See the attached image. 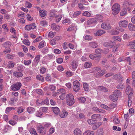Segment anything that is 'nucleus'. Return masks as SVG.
<instances>
[{
	"label": "nucleus",
	"instance_id": "obj_1",
	"mask_svg": "<svg viewBox=\"0 0 135 135\" xmlns=\"http://www.w3.org/2000/svg\"><path fill=\"white\" fill-rule=\"evenodd\" d=\"M66 100L67 104L69 105H72L75 103L74 96L71 94H69L67 95Z\"/></svg>",
	"mask_w": 135,
	"mask_h": 135
},
{
	"label": "nucleus",
	"instance_id": "obj_30",
	"mask_svg": "<svg viewBox=\"0 0 135 135\" xmlns=\"http://www.w3.org/2000/svg\"><path fill=\"white\" fill-rule=\"evenodd\" d=\"M15 64L12 61H9L8 64V67L10 68H12L14 67Z\"/></svg>",
	"mask_w": 135,
	"mask_h": 135
},
{
	"label": "nucleus",
	"instance_id": "obj_6",
	"mask_svg": "<svg viewBox=\"0 0 135 135\" xmlns=\"http://www.w3.org/2000/svg\"><path fill=\"white\" fill-rule=\"evenodd\" d=\"M128 23V22L126 20H121L119 22L118 24L119 27L125 28L127 26Z\"/></svg>",
	"mask_w": 135,
	"mask_h": 135
},
{
	"label": "nucleus",
	"instance_id": "obj_59",
	"mask_svg": "<svg viewBox=\"0 0 135 135\" xmlns=\"http://www.w3.org/2000/svg\"><path fill=\"white\" fill-rule=\"evenodd\" d=\"M31 62V60H28L27 61L24 60V63L25 65H29Z\"/></svg>",
	"mask_w": 135,
	"mask_h": 135
},
{
	"label": "nucleus",
	"instance_id": "obj_9",
	"mask_svg": "<svg viewBox=\"0 0 135 135\" xmlns=\"http://www.w3.org/2000/svg\"><path fill=\"white\" fill-rule=\"evenodd\" d=\"M101 118V115L99 114H94L91 116V118L93 120H100Z\"/></svg>",
	"mask_w": 135,
	"mask_h": 135
},
{
	"label": "nucleus",
	"instance_id": "obj_46",
	"mask_svg": "<svg viewBox=\"0 0 135 135\" xmlns=\"http://www.w3.org/2000/svg\"><path fill=\"white\" fill-rule=\"evenodd\" d=\"M127 13V10L126 9H123L120 13V16H123L125 15Z\"/></svg>",
	"mask_w": 135,
	"mask_h": 135
},
{
	"label": "nucleus",
	"instance_id": "obj_20",
	"mask_svg": "<svg viewBox=\"0 0 135 135\" xmlns=\"http://www.w3.org/2000/svg\"><path fill=\"white\" fill-rule=\"evenodd\" d=\"M40 55H37L35 57V59L33 61V62H35L36 64H38L39 62L40 59Z\"/></svg>",
	"mask_w": 135,
	"mask_h": 135
},
{
	"label": "nucleus",
	"instance_id": "obj_35",
	"mask_svg": "<svg viewBox=\"0 0 135 135\" xmlns=\"http://www.w3.org/2000/svg\"><path fill=\"white\" fill-rule=\"evenodd\" d=\"M124 85L123 84H122L121 83L119 85H118L116 86V88H117L119 89L120 90L123 89L124 88Z\"/></svg>",
	"mask_w": 135,
	"mask_h": 135
},
{
	"label": "nucleus",
	"instance_id": "obj_18",
	"mask_svg": "<svg viewBox=\"0 0 135 135\" xmlns=\"http://www.w3.org/2000/svg\"><path fill=\"white\" fill-rule=\"evenodd\" d=\"M51 109L56 114H58L60 112L59 109V108L57 107H52Z\"/></svg>",
	"mask_w": 135,
	"mask_h": 135
},
{
	"label": "nucleus",
	"instance_id": "obj_2",
	"mask_svg": "<svg viewBox=\"0 0 135 135\" xmlns=\"http://www.w3.org/2000/svg\"><path fill=\"white\" fill-rule=\"evenodd\" d=\"M112 9L113 14L114 15H117L119 12L120 10V6L118 3H115L113 6Z\"/></svg>",
	"mask_w": 135,
	"mask_h": 135
},
{
	"label": "nucleus",
	"instance_id": "obj_60",
	"mask_svg": "<svg viewBox=\"0 0 135 135\" xmlns=\"http://www.w3.org/2000/svg\"><path fill=\"white\" fill-rule=\"evenodd\" d=\"M25 4L26 7L30 8L32 7V4L28 2H26Z\"/></svg>",
	"mask_w": 135,
	"mask_h": 135
},
{
	"label": "nucleus",
	"instance_id": "obj_62",
	"mask_svg": "<svg viewBox=\"0 0 135 135\" xmlns=\"http://www.w3.org/2000/svg\"><path fill=\"white\" fill-rule=\"evenodd\" d=\"M103 17L101 15H99L97 18V20L100 22H102L103 21Z\"/></svg>",
	"mask_w": 135,
	"mask_h": 135
},
{
	"label": "nucleus",
	"instance_id": "obj_31",
	"mask_svg": "<svg viewBox=\"0 0 135 135\" xmlns=\"http://www.w3.org/2000/svg\"><path fill=\"white\" fill-rule=\"evenodd\" d=\"M92 65V64L90 62H85L84 65L85 68H90Z\"/></svg>",
	"mask_w": 135,
	"mask_h": 135
},
{
	"label": "nucleus",
	"instance_id": "obj_55",
	"mask_svg": "<svg viewBox=\"0 0 135 135\" xmlns=\"http://www.w3.org/2000/svg\"><path fill=\"white\" fill-rule=\"evenodd\" d=\"M79 102L81 103H84L86 100L85 98L84 97H81L79 98Z\"/></svg>",
	"mask_w": 135,
	"mask_h": 135
},
{
	"label": "nucleus",
	"instance_id": "obj_13",
	"mask_svg": "<svg viewBox=\"0 0 135 135\" xmlns=\"http://www.w3.org/2000/svg\"><path fill=\"white\" fill-rule=\"evenodd\" d=\"M105 70H103L97 73L96 76L97 78L99 77L103 76L105 73Z\"/></svg>",
	"mask_w": 135,
	"mask_h": 135
},
{
	"label": "nucleus",
	"instance_id": "obj_43",
	"mask_svg": "<svg viewBox=\"0 0 135 135\" xmlns=\"http://www.w3.org/2000/svg\"><path fill=\"white\" fill-rule=\"evenodd\" d=\"M59 94H65V90L63 89H60L58 90Z\"/></svg>",
	"mask_w": 135,
	"mask_h": 135
},
{
	"label": "nucleus",
	"instance_id": "obj_16",
	"mask_svg": "<svg viewBox=\"0 0 135 135\" xmlns=\"http://www.w3.org/2000/svg\"><path fill=\"white\" fill-rule=\"evenodd\" d=\"M39 13L42 18H43L46 16L47 12L45 10H42L40 11Z\"/></svg>",
	"mask_w": 135,
	"mask_h": 135
},
{
	"label": "nucleus",
	"instance_id": "obj_26",
	"mask_svg": "<svg viewBox=\"0 0 135 135\" xmlns=\"http://www.w3.org/2000/svg\"><path fill=\"white\" fill-rule=\"evenodd\" d=\"M89 45L92 48H96L98 46L97 43L94 42H91L89 43Z\"/></svg>",
	"mask_w": 135,
	"mask_h": 135
},
{
	"label": "nucleus",
	"instance_id": "obj_44",
	"mask_svg": "<svg viewBox=\"0 0 135 135\" xmlns=\"http://www.w3.org/2000/svg\"><path fill=\"white\" fill-rule=\"evenodd\" d=\"M87 122L89 124L92 125L95 123V121L93 119H90L88 120Z\"/></svg>",
	"mask_w": 135,
	"mask_h": 135
},
{
	"label": "nucleus",
	"instance_id": "obj_51",
	"mask_svg": "<svg viewBox=\"0 0 135 135\" xmlns=\"http://www.w3.org/2000/svg\"><path fill=\"white\" fill-rule=\"evenodd\" d=\"M30 132L31 133L34 134L35 135H37L35 129L33 128L30 129Z\"/></svg>",
	"mask_w": 135,
	"mask_h": 135
},
{
	"label": "nucleus",
	"instance_id": "obj_53",
	"mask_svg": "<svg viewBox=\"0 0 135 135\" xmlns=\"http://www.w3.org/2000/svg\"><path fill=\"white\" fill-rule=\"evenodd\" d=\"M56 40L54 39H52L50 41V44L52 45H53L56 44Z\"/></svg>",
	"mask_w": 135,
	"mask_h": 135
},
{
	"label": "nucleus",
	"instance_id": "obj_37",
	"mask_svg": "<svg viewBox=\"0 0 135 135\" xmlns=\"http://www.w3.org/2000/svg\"><path fill=\"white\" fill-rule=\"evenodd\" d=\"M49 102L48 98H47L44 101H43L41 103V104L42 105H48L49 104Z\"/></svg>",
	"mask_w": 135,
	"mask_h": 135
},
{
	"label": "nucleus",
	"instance_id": "obj_40",
	"mask_svg": "<svg viewBox=\"0 0 135 135\" xmlns=\"http://www.w3.org/2000/svg\"><path fill=\"white\" fill-rule=\"evenodd\" d=\"M40 25L43 27L46 26L47 24V22L46 21H44L40 22Z\"/></svg>",
	"mask_w": 135,
	"mask_h": 135
},
{
	"label": "nucleus",
	"instance_id": "obj_11",
	"mask_svg": "<svg viewBox=\"0 0 135 135\" xmlns=\"http://www.w3.org/2000/svg\"><path fill=\"white\" fill-rule=\"evenodd\" d=\"M118 97L117 95L114 94L110 95L109 96V98L113 102L117 101L118 99Z\"/></svg>",
	"mask_w": 135,
	"mask_h": 135
},
{
	"label": "nucleus",
	"instance_id": "obj_21",
	"mask_svg": "<svg viewBox=\"0 0 135 135\" xmlns=\"http://www.w3.org/2000/svg\"><path fill=\"white\" fill-rule=\"evenodd\" d=\"M128 27L130 31H135V25H134L129 23L128 25Z\"/></svg>",
	"mask_w": 135,
	"mask_h": 135
},
{
	"label": "nucleus",
	"instance_id": "obj_48",
	"mask_svg": "<svg viewBox=\"0 0 135 135\" xmlns=\"http://www.w3.org/2000/svg\"><path fill=\"white\" fill-rule=\"evenodd\" d=\"M45 79L48 81L51 82V77L50 75L47 74L45 78Z\"/></svg>",
	"mask_w": 135,
	"mask_h": 135
},
{
	"label": "nucleus",
	"instance_id": "obj_3",
	"mask_svg": "<svg viewBox=\"0 0 135 135\" xmlns=\"http://www.w3.org/2000/svg\"><path fill=\"white\" fill-rule=\"evenodd\" d=\"M73 90L76 92H78L80 90V83L78 81H74L73 83Z\"/></svg>",
	"mask_w": 135,
	"mask_h": 135
},
{
	"label": "nucleus",
	"instance_id": "obj_28",
	"mask_svg": "<svg viewBox=\"0 0 135 135\" xmlns=\"http://www.w3.org/2000/svg\"><path fill=\"white\" fill-rule=\"evenodd\" d=\"M43 112L40 109L37 111L36 113V115L38 117H41L43 114Z\"/></svg>",
	"mask_w": 135,
	"mask_h": 135
},
{
	"label": "nucleus",
	"instance_id": "obj_22",
	"mask_svg": "<svg viewBox=\"0 0 135 135\" xmlns=\"http://www.w3.org/2000/svg\"><path fill=\"white\" fill-rule=\"evenodd\" d=\"M114 78H115L116 79L119 80L120 81H122L123 80L122 76L120 74H118L115 75L113 76Z\"/></svg>",
	"mask_w": 135,
	"mask_h": 135
},
{
	"label": "nucleus",
	"instance_id": "obj_7",
	"mask_svg": "<svg viewBox=\"0 0 135 135\" xmlns=\"http://www.w3.org/2000/svg\"><path fill=\"white\" fill-rule=\"evenodd\" d=\"M36 28L35 24V23H32L30 25H27L25 27V29L26 30L29 31L31 29H34Z\"/></svg>",
	"mask_w": 135,
	"mask_h": 135
},
{
	"label": "nucleus",
	"instance_id": "obj_61",
	"mask_svg": "<svg viewBox=\"0 0 135 135\" xmlns=\"http://www.w3.org/2000/svg\"><path fill=\"white\" fill-rule=\"evenodd\" d=\"M54 52L56 54H59L61 52V51L57 49H55L54 50Z\"/></svg>",
	"mask_w": 135,
	"mask_h": 135
},
{
	"label": "nucleus",
	"instance_id": "obj_5",
	"mask_svg": "<svg viewBox=\"0 0 135 135\" xmlns=\"http://www.w3.org/2000/svg\"><path fill=\"white\" fill-rule=\"evenodd\" d=\"M101 27L102 28L108 30L112 28L110 23L108 22L103 23L101 24Z\"/></svg>",
	"mask_w": 135,
	"mask_h": 135
},
{
	"label": "nucleus",
	"instance_id": "obj_14",
	"mask_svg": "<svg viewBox=\"0 0 135 135\" xmlns=\"http://www.w3.org/2000/svg\"><path fill=\"white\" fill-rule=\"evenodd\" d=\"M68 113L66 111H62L59 114L61 118H64L66 117L68 115Z\"/></svg>",
	"mask_w": 135,
	"mask_h": 135
},
{
	"label": "nucleus",
	"instance_id": "obj_27",
	"mask_svg": "<svg viewBox=\"0 0 135 135\" xmlns=\"http://www.w3.org/2000/svg\"><path fill=\"white\" fill-rule=\"evenodd\" d=\"M128 114L129 113H128L127 114H124V117L126 120V122L125 123V125H126V124H128V123L129 119V115Z\"/></svg>",
	"mask_w": 135,
	"mask_h": 135
},
{
	"label": "nucleus",
	"instance_id": "obj_15",
	"mask_svg": "<svg viewBox=\"0 0 135 135\" xmlns=\"http://www.w3.org/2000/svg\"><path fill=\"white\" fill-rule=\"evenodd\" d=\"M105 31L104 30H100L98 31L95 33V36H99L105 33Z\"/></svg>",
	"mask_w": 135,
	"mask_h": 135
},
{
	"label": "nucleus",
	"instance_id": "obj_39",
	"mask_svg": "<svg viewBox=\"0 0 135 135\" xmlns=\"http://www.w3.org/2000/svg\"><path fill=\"white\" fill-rule=\"evenodd\" d=\"M95 57H94V59L97 60V61H99L101 57V54H95Z\"/></svg>",
	"mask_w": 135,
	"mask_h": 135
},
{
	"label": "nucleus",
	"instance_id": "obj_50",
	"mask_svg": "<svg viewBox=\"0 0 135 135\" xmlns=\"http://www.w3.org/2000/svg\"><path fill=\"white\" fill-rule=\"evenodd\" d=\"M84 38L86 40H91L93 37L92 36L90 35H87L85 36Z\"/></svg>",
	"mask_w": 135,
	"mask_h": 135
},
{
	"label": "nucleus",
	"instance_id": "obj_17",
	"mask_svg": "<svg viewBox=\"0 0 135 135\" xmlns=\"http://www.w3.org/2000/svg\"><path fill=\"white\" fill-rule=\"evenodd\" d=\"M51 27L52 29L56 31H59V26L56 25L55 23L51 24Z\"/></svg>",
	"mask_w": 135,
	"mask_h": 135
},
{
	"label": "nucleus",
	"instance_id": "obj_54",
	"mask_svg": "<svg viewBox=\"0 0 135 135\" xmlns=\"http://www.w3.org/2000/svg\"><path fill=\"white\" fill-rule=\"evenodd\" d=\"M113 93L117 95V96L120 95L121 92L120 91L118 90H116L113 92Z\"/></svg>",
	"mask_w": 135,
	"mask_h": 135
},
{
	"label": "nucleus",
	"instance_id": "obj_63",
	"mask_svg": "<svg viewBox=\"0 0 135 135\" xmlns=\"http://www.w3.org/2000/svg\"><path fill=\"white\" fill-rule=\"evenodd\" d=\"M113 38L115 41H120V37L119 36H114L113 37Z\"/></svg>",
	"mask_w": 135,
	"mask_h": 135
},
{
	"label": "nucleus",
	"instance_id": "obj_58",
	"mask_svg": "<svg viewBox=\"0 0 135 135\" xmlns=\"http://www.w3.org/2000/svg\"><path fill=\"white\" fill-rule=\"evenodd\" d=\"M42 39V37L41 36H39L36 39L34 40L33 41L34 43H35L38 42L41 40Z\"/></svg>",
	"mask_w": 135,
	"mask_h": 135
},
{
	"label": "nucleus",
	"instance_id": "obj_23",
	"mask_svg": "<svg viewBox=\"0 0 135 135\" xmlns=\"http://www.w3.org/2000/svg\"><path fill=\"white\" fill-rule=\"evenodd\" d=\"M96 22V20L92 18L88 20L87 23L88 25H90L94 23H95Z\"/></svg>",
	"mask_w": 135,
	"mask_h": 135
},
{
	"label": "nucleus",
	"instance_id": "obj_42",
	"mask_svg": "<svg viewBox=\"0 0 135 135\" xmlns=\"http://www.w3.org/2000/svg\"><path fill=\"white\" fill-rule=\"evenodd\" d=\"M44 42L45 41H42L40 42L38 46L39 49L42 48L44 46Z\"/></svg>",
	"mask_w": 135,
	"mask_h": 135
},
{
	"label": "nucleus",
	"instance_id": "obj_10",
	"mask_svg": "<svg viewBox=\"0 0 135 135\" xmlns=\"http://www.w3.org/2000/svg\"><path fill=\"white\" fill-rule=\"evenodd\" d=\"M71 65L73 69H75L77 68L78 65V62L75 60H73L71 62Z\"/></svg>",
	"mask_w": 135,
	"mask_h": 135
},
{
	"label": "nucleus",
	"instance_id": "obj_47",
	"mask_svg": "<svg viewBox=\"0 0 135 135\" xmlns=\"http://www.w3.org/2000/svg\"><path fill=\"white\" fill-rule=\"evenodd\" d=\"M23 110V109L21 107H18L17 108V112L18 113H22Z\"/></svg>",
	"mask_w": 135,
	"mask_h": 135
},
{
	"label": "nucleus",
	"instance_id": "obj_32",
	"mask_svg": "<svg viewBox=\"0 0 135 135\" xmlns=\"http://www.w3.org/2000/svg\"><path fill=\"white\" fill-rule=\"evenodd\" d=\"M83 86L85 91H88L89 90L88 85L87 83H84L83 85Z\"/></svg>",
	"mask_w": 135,
	"mask_h": 135
},
{
	"label": "nucleus",
	"instance_id": "obj_25",
	"mask_svg": "<svg viewBox=\"0 0 135 135\" xmlns=\"http://www.w3.org/2000/svg\"><path fill=\"white\" fill-rule=\"evenodd\" d=\"M83 135H94V132L93 131L90 132L89 130L85 131Z\"/></svg>",
	"mask_w": 135,
	"mask_h": 135
},
{
	"label": "nucleus",
	"instance_id": "obj_52",
	"mask_svg": "<svg viewBox=\"0 0 135 135\" xmlns=\"http://www.w3.org/2000/svg\"><path fill=\"white\" fill-rule=\"evenodd\" d=\"M48 51V49L47 47H45L41 51L43 54H45L47 53Z\"/></svg>",
	"mask_w": 135,
	"mask_h": 135
},
{
	"label": "nucleus",
	"instance_id": "obj_29",
	"mask_svg": "<svg viewBox=\"0 0 135 135\" xmlns=\"http://www.w3.org/2000/svg\"><path fill=\"white\" fill-rule=\"evenodd\" d=\"M11 42L9 41L6 42H5L2 45L3 46L5 47L6 48H7L9 46L11 45Z\"/></svg>",
	"mask_w": 135,
	"mask_h": 135
},
{
	"label": "nucleus",
	"instance_id": "obj_33",
	"mask_svg": "<svg viewBox=\"0 0 135 135\" xmlns=\"http://www.w3.org/2000/svg\"><path fill=\"white\" fill-rule=\"evenodd\" d=\"M81 13V12L80 11H76L74 13L73 15V18H75L80 15Z\"/></svg>",
	"mask_w": 135,
	"mask_h": 135
},
{
	"label": "nucleus",
	"instance_id": "obj_64",
	"mask_svg": "<svg viewBox=\"0 0 135 135\" xmlns=\"http://www.w3.org/2000/svg\"><path fill=\"white\" fill-rule=\"evenodd\" d=\"M66 76L67 77H70L71 76L73 75V73L72 72L70 71H67L66 73Z\"/></svg>",
	"mask_w": 135,
	"mask_h": 135
},
{
	"label": "nucleus",
	"instance_id": "obj_34",
	"mask_svg": "<svg viewBox=\"0 0 135 135\" xmlns=\"http://www.w3.org/2000/svg\"><path fill=\"white\" fill-rule=\"evenodd\" d=\"M28 112L29 113H32L35 111V109L32 107H28L27 108Z\"/></svg>",
	"mask_w": 135,
	"mask_h": 135
},
{
	"label": "nucleus",
	"instance_id": "obj_4",
	"mask_svg": "<svg viewBox=\"0 0 135 135\" xmlns=\"http://www.w3.org/2000/svg\"><path fill=\"white\" fill-rule=\"evenodd\" d=\"M22 86L21 83L18 82L13 84L11 86V89L14 91H17L20 89Z\"/></svg>",
	"mask_w": 135,
	"mask_h": 135
},
{
	"label": "nucleus",
	"instance_id": "obj_41",
	"mask_svg": "<svg viewBox=\"0 0 135 135\" xmlns=\"http://www.w3.org/2000/svg\"><path fill=\"white\" fill-rule=\"evenodd\" d=\"M22 42L24 44L28 46H30V42L28 40H24Z\"/></svg>",
	"mask_w": 135,
	"mask_h": 135
},
{
	"label": "nucleus",
	"instance_id": "obj_38",
	"mask_svg": "<svg viewBox=\"0 0 135 135\" xmlns=\"http://www.w3.org/2000/svg\"><path fill=\"white\" fill-rule=\"evenodd\" d=\"M115 45V42L113 41H111L108 42V46L112 47L114 46Z\"/></svg>",
	"mask_w": 135,
	"mask_h": 135
},
{
	"label": "nucleus",
	"instance_id": "obj_36",
	"mask_svg": "<svg viewBox=\"0 0 135 135\" xmlns=\"http://www.w3.org/2000/svg\"><path fill=\"white\" fill-rule=\"evenodd\" d=\"M82 15L89 17L91 16V14L88 11H86L82 13Z\"/></svg>",
	"mask_w": 135,
	"mask_h": 135
},
{
	"label": "nucleus",
	"instance_id": "obj_19",
	"mask_svg": "<svg viewBox=\"0 0 135 135\" xmlns=\"http://www.w3.org/2000/svg\"><path fill=\"white\" fill-rule=\"evenodd\" d=\"M37 79L41 82H44V78L43 76L40 75H37L36 76Z\"/></svg>",
	"mask_w": 135,
	"mask_h": 135
},
{
	"label": "nucleus",
	"instance_id": "obj_56",
	"mask_svg": "<svg viewBox=\"0 0 135 135\" xmlns=\"http://www.w3.org/2000/svg\"><path fill=\"white\" fill-rule=\"evenodd\" d=\"M44 127L45 129H46V128H48L49 127L51 126V124L50 123H46L44 125Z\"/></svg>",
	"mask_w": 135,
	"mask_h": 135
},
{
	"label": "nucleus",
	"instance_id": "obj_12",
	"mask_svg": "<svg viewBox=\"0 0 135 135\" xmlns=\"http://www.w3.org/2000/svg\"><path fill=\"white\" fill-rule=\"evenodd\" d=\"M13 75L14 76L17 78H20L22 76L23 74L20 72L15 71L13 73Z\"/></svg>",
	"mask_w": 135,
	"mask_h": 135
},
{
	"label": "nucleus",
	"instance_id": "obj_45",
	"mask_svg": "<svg viewBox=\"0 0 135 135\" xmlns=\"http://www.w3.org/2000/svg\"><path fill=\"white\" fill-rule=\"evenodd\" d=\"M55 33V32H53L52 31L50 32L48 35V37L50 38H53L54 36Z\"/></svg>",
	"mask_w": 135,
	"mask_h": 135
},
{
	"label": "nucleus",
	"instance_id": "obj_57",
	"mask_svg": "<svg viewBox=\"0 0 135 135\" xmlns=\"http://www.w3.org/2000/svg\"><path fill=\"white\" fill-rule=\"evenodd\" d=\"M46 69L44 67H42L40 70V72L41 74H44L46 72Z\"/></svg>",
	"mask_w": 135,
	"mask_h": 135
},
{
	"label": "nucleus",
	"instance_id": "obj_24",
	"mask_svg": "<svg viewBox=\"0 0 135 135\" xmlns=\"http://www.w3.org/2000/svg\"><path fill=\"white\" fill-rule=\"evenodd\" d=\"M74 135H81V131L78 128L75 129L74 131Z\"/></svg>",
	"mask_w": 135,
	"mask_h": 135
},
{
	"label": "nucleus",
	"instance_id": "obj_8",
	"mask_svg": "<svg viewBox=\"0 0 135 135\" xmlns=\"http://www.w3.org/2000/svg\"><path fill=\"white\" fill-rule=\"evenodd\" d=\"M37 131L39 133L45 134L46 133V130L44 127L40 125L37 127Z\"/></svg>",
	"mask_w": 135,
	"mask_h": 135
},
{
	"label": "nucleus",
	"instance_id": "obj_49",
	"mask_svg": "<svg viewBox=\"0 0 135 135\" xmlns=\"http://www.w3.org/2000/svg\"><path fill=\"white\" fill-rule=\"evenodd\" d=\"M78 6L79 9L81 10L84 9L85 8V7L83 6V5L81 3H79L78 4Z\"/></svg>",
	"mask_w": 135,
	"mask_h": 135
}]
</instances>
